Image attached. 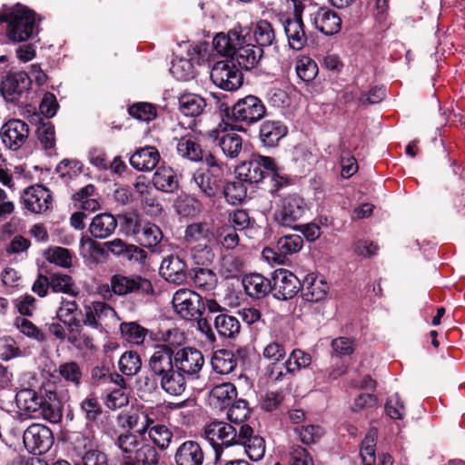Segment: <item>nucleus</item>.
Wrapping results in <instances>:
<instances>
[{
	"label": "nucleus",
	"mask_w": 465,
	"mask_h": 465,
	"mask_svg": "<svg viewBox=\"0 0 465 465\" xmlns=\"http://www.w3.org/2000/svg\"><path fill=\"white\" fill-rule=\"evenodd\" d=\"M23 441L28 452L40 456L50 450L54 443V437L47 426L34 423L25 430Z\"/></svg>",
	"instance_id": "10"
},
{
	"label": "nucleus",
	"mask_w": 465,
	"mask_h": 465,
	"mask_svg": "<svg viewBox=\"0 0 465 465\" xmlns=\"http://www.w3.org/2000/svg\"><path fill=\"white\" fill-rule=\"evenodd\" d=\"M246 193L247 188L240 178L237 181L228 183L223 189L226 201L232 205L241 203L246 197Z\"/></svg>",
	"instance_id": "53"
},
{
	"label": "nucleus",
	"mask_w": 465,
	"mask_h": 465,
	"mask_svg": "<svg viewBox=\"0 0 465 465\" xmlns=\"http://www.w3.org/2000/svg\"><path fill=\"white\" fill-rule=\"evenodd\" d=\"M80 254L88 260L94 261L98 256L105 254L104 243L97 242L93 237L83 236L80 239Z\"/></svg>",
	"instance_id": "51"
},
{
	"label": "nucleus",
	"mask_w": 465,
	"mask_h": 465,
	"mask_svg": "<svg viewBox=\"0 0 465 465\" xmlns=\"http://www.w3.org/2000/svg\"><path fill=\"white\" fill-rule=\"evenodd\" d=\"M120 371L126 376L135 375L142 367L140 356L133 351H125L119 359Z\"/></svg>",
	"instance_id": "48"
},
{
	"label": "nucleus",
	"mask_w": 465,
	"mask_h": 465,
	"mask_svg": "<svg viewBox=\"0 0 465 465\" xmlns=\"http://www.w3.org/2000/svg\"><path fill=\"white\" fill-rule=\"evenodd\" d=\"M377 438V430L371 429L367 432L361 443L360 455L363 465H373L375 462V442Z\"/></svg>",
	"instance_id": "54"
},
{
	"label": "nucleus",
	"mask_w": 465,
	"mask_h": 465,
	"mask_svg": "<svg viewBox=\"0 0 465 465\" xmlns=\"http://www.w3.org/2000/svg\"><path fill=\"white\" fill-rule=\"evenodd\" d=\"M171 74L180 81H188L194 76V68L190 59L175 58L172 62Z\"/></svg>",
	"instance_id": "56"
},
{
	"label": "nucleus",
	"mask_w": 465,
	"mask_h": 465,
	"mask_svg": "<svg viewBox=\"0 0 465 465\" xmlns=\"http://www.w3.org/2000/svg\"><path fill=\"white\" fill-rule=\"evenodd\" d=\"M116 227V218L109 213H103L93 217L88 231L94 239H105L114 232Z\"/></svg>",
	"instance_id": "25"
},
{
	"label": "nucleus",
	"mask_w": 465,
	"mask_h": 465,
	"mask_svg": "<svg viewBox=\"0 0 465 465\" xmlns=\"http://www.w3.org/2000/svg\"><path fill=\"white\" fill-rule=\"evenodd\" d=\"M296 73L302 81L311 82L318 74V65L312 58L302 56L296 63Z\"/></svg>",
	"instance_id": "60"
},
{
	"label": "nucleus",
	"mask_w": 465,
	"mask_h": 465,
	"mask_svg": "<svg viewBox=\"0 0 465 465\" xmlns=\"http://www.w3.org/2000/svg\"><path fill=\"white\" fill-rule=\"evenodd\" d=\"M216 52L231 58L233 64L249 71L256 67L263 50L252 42V30L248 25L236 23L227 33H218L213 40Z\"/></svg>",
	"instance_id": "1"
},
{
	"label": "nucleus",
	"mask_w": 465,
	"mask_h": 465,
	"mask_svg": "<svg viewBox=\"0 0 465 465\" xmlns=\"http://www.w3.org/2000/svg\"><path fill=\"white\" fill-rule=\"evenodd\" d=\"M213 324L218 334L223 338H234L241 330L238 319L226 313L217 315L213 320Z\"/></svg>",
	"instance_id": "40"
},
{
	"label": "nucleus",
	"mask_w": 465,
	"mask_h": 465,
	"mask_svg": "<svg viewBox=\"0 0 465 465\" xmlns=\"http://www.w3.org/2000/svg\"><path fill=\"white\" fill-rule=\"evenodd\" d=\"M307 211L305 200L297 193L277 194L274 197L273 220L280 226L292 228Z\"/></svg>",
	"instance_id": "4"
},
{
	"label": "nucleus",
	"mask_w": 465,
	"mask_h": 465,
	"mask_svg": "<svg viewBox=\"0 0 465 465\" xmlns=\"http://www.w3.org/2000/svg\"><path fill=\"white\" fill-rule=\"evenodd\" d=\"M302 238L298 234L284 235L277 241V250L280 254H277L270 248H265L262 251V256L268 262L274 263H281L282 261V255H291L297 253L302 248Z\"/></svg>",
	"instance_id": "17"
},
{
	"label": "nucleus",
	"mask_w": 465,
	"mask_h": 465,
	"mask_svg": "<svg viewBox=\"0 0 465 465\" xmlns=\"http://www.w3.org/2000/svg\"><path fill=\"white\" fill-rule=\"evenodd\" d=\"M175 368L189 379H198L204 365L202 351L194 347L187 346L174 351Z\"/></svg>",
	"instance_id": "11"
},
{
	"label": "nucleus",
	"mask_w": 465,
	"mask_h": 465,
	"mask_svg": "<svg viewBox=\"0 0 465 465\" xmlns=\"http://www.w3.org/2000/svg\"><path fill=\"white\" fill-rule=\"evenodd\" d=\"M74 206L82 211L95 212L100 209V203L96 197V190L93 184L81 188L73 195Z\"/></svg>",
	"instance_id": "32"
},
{
	"label": "nucleus",
	"mask_w": 465,
	"mask_h": 465,
	"mask_svg": "<svg viewBox=\"0 0 465 465\" xmlns=\"http://www.w3.org/2000/svg\"><path fill=\"white\" fill-rule=\"evenodd\" d=\"M253 434L249 425H241L240 429L224 421H213L204 429L205 439L210 442L214 455V462H218L222 455V446L229 447L239 444Z\"/></svg>",
	"instance_id": "2"
},
{
	"label": "nucleus",
	"mask_w": 465,
	"mask_h": 465,
	"mask_svg": "<svg viewBox=\"0 0 465 465\" xmlns=\"http://www.w3.org/2000/svg\"><path fill=\"white\" fill-rule=\"evenodd\" d=\"M252 30V42L256 43V46H261L262 49L265 46L272 45L275 39L274 30L272 25L266 20L258 21L253 27H250Z\"/></svg>",
	"instance_id": "41"
},
{
	"label": "nucleus",
	"mask_w": 465,
	"mask_h": 465,
	"mask_svg": "<svg viewBox=\"0 0 465 465\" xmlns=\"http://www.w3.org/2000/svg\"><path fill=\"white\" fill-rule=\"evenodd\" d=\"M116 444L125 453L134 451L135 460L139 465H156L158 462L156 450L149 445H143L137 449V437L131 432L121 434Z\"/></svg>",
	"instance_id": "12"
},
{
	"label": "nucleus",
	"mask_w": 465,
	"mask_h": 465,
	"mask_svg": "<svg viewBox=\"0 0 465 465\" xmlns=\"http://www.w3.org/2000/svg\"><path fill=\"white\" fill-rule=\"evenodd\" d=\"M294 431L304 444L316 443L325 434L323 428L318 424H302L296 427Z\"/></svg>",
	"instance_id": "47"
},
{
	"label": "nucleus",
	"mask_w": 465,
	"mask_h": 465,
	"mask_svg": "<svg viewBox=\"0 0 465 465\" xmlns=\"http://www.w3.org/2000/svg\"><path fill=\"white\" fill-rule=\"evenodd\" d=\"M79 315L80 311L75 301L65 299L62 300L56 312V317L68 328V330H72L74 327H80L81 321L79 320Z\"/></svg>",
	"instance_id": "34"
},
{
	"label": "nucleus",
	"mask_w": 465,
	"mask_h": 465,
	"mask_svg": "<svg viewBox=\"0 0 465 465\" xmlns=\"http://www.w3.org/2000/svg\"><path fill=\"white\" fill-rule=\"evenodd\" d=\"M50 288L54 292H64L76 295L77 291L71 276L63 273H54L50 276Z\"/></svg>",
	"instance_id": "55"
},
{
	"label": "nucleus",
	"mask_w": 465,
	"mask_h": 465,
	"mask_svg": "<svg viewBox=\"0 0 465 465\" xmlns=\"http://www.w3.org/2000/svg\"><path fill=\"white\" fill-rule=\"evenodd\" d=\"M134 232L136 233L140 232L139 240L141 243L147 248L155 247L163 238L161 229L151 223H144L141 231L134 229Z\"/></svg>",
	"instance_id": "46"
},
{
	"label": "nucleus",
	"mask_w": 465,
	"mask_h": 465,
	"mask_svg": "<svg viewBox=\"0 0 465 465\" xmlns=\"http://www.w3.org/2000/svg\"><path fill=\"white\" fill-rule=\"evenodd\" d=\"M29 127L22 120L13 119L6 122L1 128L0 136L3 143L10 150L16 151L26 142Z\"/></svg>",
	"instance_id": "15"
},
{
	"label": "nucleus",
	"mask_w": 465,
	"mask_h": 465,
	"mask_svg": "<svg viewBox=\"0 0 465 465\" xmlns=\"http://www.w3.org/2000/svg\"><path fill=\"white\" fill-rule=\"evenodd\" d=\"M236 387L231 382H224L214 386L209 395L210 404L216 409L223 410L231 405L236 398Z\"/></svg>",
	"instance_id": "29"
},
{
	"label": "nucleus",
	"mask_w": 465,
	"mask_h": 465,
	"mask_svg": "<svg viewBox=\"0 0 465 465\" xmlns=\"http://www.w3.org/2000/svg\"><path fill=\"white\" fill-rule=\"evenodd\" d=\"M159 414V407H148L142 411L121 412L117 420L122 428L128 430H134L136 433L143 435L158 420Z\"/></svg>",
	"instance_id": "7"
},
{
	"label": "nucleus",
	"mask_w": 465,
	"mask_h": 465,
	"mask_svg": "<svg viewBox=\"0 0 465 465\" xmlns=\"http://www.w3.org/2000/svg\"><path fill=\"white\" fill-rule=\"evenodd\" d=\"M70 334L67 341L78 351L89 352L96 350L94 339L84 332H73V329L69 330Z\"/></svg>",
	"instance_id": "64"
},
{
	"label": "nucleus",
	"mask_w": 465,
	"mask_h": 465,
	"mask_svg": "<svg viewBox=\"0 0 465 465\" xmlns=\"http://www.w3.org/2000/svg\"><path fill=\"white\" fill-rule=\"evenodd\" d=\"M185 375L176 368L159 377L161 388L168 394L181 395L186 388Z\"/></svg>",
	"instance_id": "33"
},
{
	"label": "nucleus",
	"mask_w": 465,
	"mask_h": 465,
	"mask_svg": "<svg viewBox=\"0 0 465 465\" xmlns=\"http://www.w3.org/2000/svg\"><path fill=\"white\" fill-rule=\"evenodd\" d=\"M147 432L150 439L156 446L161 449L168 447L172 439V433L164 425H159L156 421L149 427Z\"/></svg>",
	"instance_id": "62"
},
{
	"label": "nucleus",
	"mask_w": 465,
	"mask_h": 465,
	"mask_svg": "<svg viewBox=\"0 0 465 465\" xmlns=\"http://www.w3.org/2000/svg\"><path fill=\"white\" fill-rule=\"evenodd\" d=\"M311 16L314 26L326 35H335L341 30V19L328 7L318 8Z\"/></svg>",
	"instance_id": "22"
},
{
	"label": "nucleus",
	"mask_w": 465,
	"mask_h": 465,
	"mask_svg": "<svg viewBox=\"0 0 465 465\" xmlns=\"http://www.w3.org/2000/svg\"><path fill=\"white\" fill-rule=\"evenodd\" d=\"M237 362V357L229 350L214 351L211 360L213 370L219 374L231 373L236 368Z\"/></svg>",
	"instance_id": "36"
},
{
	"label": "nucleus",
	"mask_w": 465,
	"mask_h": 465,
	"mask_svg": "<svg viewBox=\"0 0 465 465\" xmlns=\"http://www.w3.org/2000/svg\"><path fill=\"white\" fill-rule=\"evenodd\" d=\"M203 459L202 448L193 440L183 442L175 454L176 465H202Z\"/></svg>",
	"instance_id": "28"
},
{
	"label": "nucleus",
	"mask_w": 465,
	"mask_h": 465,
	"mask_svg": "<svg viewBox=\"0 0 465 465\" xmlns=\"http://www.w3.org/2000/svg\"><path fill=\"white\" fill-rule=\"evenodd\" d=\"M172 302L176 313L187 321L196 320L204 312V302L202 296L189 289L176 291Z\"/></svg>",
	"instance_id": "6"
},
{
	"label": "nucleus",
	"mask_w": 465,
	"mask_h": 465,
	"mask_svg": "<svg viewBox=\"0 0 465 465\" xmlns=\"http://www.w3.org/2000/svg\"><path fill=\"white\" fill-rule=\"evenodd\" d=\"M154 187L164 193H173L178 188V180L173 168L161 166L153 176Z\"/></svg>",
	"instance_id": "38"
},
{
	"label": "nucleus",
	"mask_w": 465,
	"mask_h": 465,
	"mask_svg": "<svg viewBox=\"0 0 465 465\" xmlns=\"http://www.w3.org/2000/svg\"><path fill=\"white\" fill-rule=\"evenodd\" d=\"M287 127L280 121H266L260 128V140L267 147L275 146L286 135Z\"/></svg>",
	"instance_id": "31"
},
{
	"label": "nucleus",
	"mask_w": 465,
	"mask_h": 465,
	"mask_svg": "<svg viewBox=\"0 0 465 465\" xmlns=\"http://www.w3.org/2000/svg\"><path fill=\"white\" fill-rule=\"evenodd\" d=\"M186 251L196 264L208 265L213 258L214 253L210 243L186 246Z\"/></svg>",
	"instance_id": "50"
},
{
	"label": "nucleus",
	"mask_w": 465,
	"mask_h": 465,
	"mask_svg": "<svg viewBox=\"0 0 465 465\" xmlns=\"http://www.w3.org/2000/svg\"><path fill=\"white\" fill-rule=\"evenodd\" d=\"M1 21L8 23L7 35L15 42L27 40L37 29L35 14L22 5H17L9 15H2Z\"/></svg>",
	"instance_id": "5"
},
{
	"label": "nucleus",
	"mask_w": 465,
	"mask_h": 465,
	"mask_svg": "<svg viewBox=\"0 0 465 465\" xmlns=\"http://www.w3.org/2000/svg\"><path fill=\"white\" fill-rule=\"evenodd\" d=\"M15 325L21 333L30 339H33L38 342H42L45 340V333L27 319L17 317L15 321Z\"/></svg>",
	"instance_id": "61"
},
{
	"label": "nucleus",
	"mask_w": 465,
	"mask_h": 465,
	"mask_svg": "<svg viewBox=\"0 0 465 465\" xmlns=\"http://www.w3.org/2000/svg\"><path fill=\"white\" fill-rule=\"evenodd\" d=\"M272 291L278 300L293 298L301 289L300 280L286 269H278L272 274Z\"/></svg>",
	"instance_id": "13"
},
{
	"label": "nucleus",
	"mask_w": 465,
	"mask_h": 465,
	"mask_svg": "<svg viewBox=\"0 0 465 465\" xmlns=\"http://www.w3.org/2000/svg\"><path fill=\"white\" fill-rule=\"evenodd\" d=\"M110 287L112 292L118 296L130 293L144 295L151 294L153 292L151 282L140 275L114 274L110 279Z\"/></svg>",
	"instance_id": "8"
},
{
	"label": "nucleus",
	"mask_w": 465,
	"mask_h": 465,
	"mask_svg": "<svg viewBox=\"0 0 465 465\" xmlns=\"http://www.w3.org/2000/svg\"><path fill=\"white\" fill-rule=\"evenodd\" d=\"M130 115L142 122H150L157 115L156 108L149 103H137L129 107Z\"/></svg>",
	"instance_id": "63"
},
{
	"label": "nucleus",
	"mask_w": 465,
	"mask_h": 465,
	"mask_svg": "<svg viewBox=\"0 0 465 465\" xmlns=\"http://www.w3.org/2000/svg\"><path fill=\"white\" fill-rule=\"evenodd\" d=\"M250 410L247 402L243 400H238L230 406L227 411L228 420L234 423L235 427L240 429L241 425H245L243 422L248 418Z\"/></svg>",
	"instance_id": "58"
},
{
	"label": "nucleus",
	"mask_w": 465,
	"mask_h": 465,
	"mask_svg": "<svg viewBox=\"0 0 465 465\" xmlns=\"http://www.w3.org/2000/svg\"><path fill=\"white\" fill-rule=\"evenodd\" d=\"M160 273L169 282L183 284L187 278L186 264L178 256H167L161 263Z\"/></svg>",
	"instance_id": "24"
},
{
	"label": "nucleus",
	"mask_w": 465,
	"mask_h": 465,
	"mask_svg": "<svg viewBox=\"0 0 465 465\" xmlns=\"http://www.w3.org/2000/svg\"><path fill=\"white\" fill-rule=\"evenodd\" d=\"M329 292V284L322 275L309 273L303 280L302 297L311 302L322 301Z\"/></svg>",
	"instance_id": "23"
},
{
	"label": "nucleus",
	"mask_w": 465,
	"mask_h": 465,
	"mask_svg": "<svg viewBox=\"0 0 465 465\" xmlns=\"http://www.w3.org/2000/svg\"><path fill=\"white\" fill-rule=\"evenodd\" d=\"M239 444L244 445V451L251 460L259 461L265 453V443L262 437L252 435L246 438L245 440L241 441Z\"/></svg>",
	"instance_id": "57"
},
{
	"label": "nucleus",
	"mask_w": 465,
	"mask_h": 465,
	"mask_svg": "<svg viewBox=\"0 0 465 465\" xmlns=\"http://www.w3.org/2000/svg\"><path fill=\"white\" fill-rule=\"evenodd\" d=\"M283 26L289 46L293 50H302L307 44V35L296 5L294 15L287 18L283 23Z\"/></svg>",
	"instance_id": "18"
},
{
	"label": "nucleus",
	"mask_w": 465,
	"mask_h": 465,
	"mask_svg": "<svg viewBox=\"0 0 465 465\" xmlns=\"http://www.w3.org/2000/svg\"><path fill=\"white\" fill-rule=\"evenodd\" d=\"M245 292L252 298L260 299L272 291V282L260 273H251L242 279Z\"/></svg>",
	"instance_id": "30"
},
{
	"label": "nucleus",
	"mask_w": 465,
	"mask_h": 465,
	"mask_svg": "<svg viewBox=\"0 0 465 465\" xmlns=\"http://www.w3.org/2000/svg\"><path fill=\"white\" fill-rule=\"evenodd\" d=\"M18 408L26 414L33 416L44 406V400L30 389L21 390L15 396Z\"/></svg>",
	"instance_id": "35"
},
{
	"label": "nucleus",
	"mask_w": 465,
	"mask_h": 465,
	"mask_svg": "<svg viewBox=\"0 0 465 465\" xmlns=\"http://www.w3.org/2000/svg\"><path fill=\"white\" fill-rule=\"evenodd\" d=\"M32 81L25 72L13 73L2 81L0 91L6 99L13 101L30 89Z\"/></svg>",
	"instance_id": "16"
},
{
	"label": "nucleus",
	"mask_w": 465,
	"mask_h": 465,
	"mask_svg": "<svg viewBox=\"0 0 465 465\" xmlns=\"http://www.w3.org/2000/svg\"><path fill=\"white\" fill-rule=\"evenodd\" d=\"M210 137L218 141L223 153L229 158H236L242 149V139L234 129L213 130Z\"/></svg>",
	"instance_id": "20"
},
{
	"label": "nucleus",
	"mask_w": 465,
	"mask_h": 465,
	"mask_svg": "<svg viewBox=\"0 0 465 465\" xmlns=\"http://www.w3.org/2000/svg\"><path fill=\"white\" fill-rule=\"evenodd\" d=\"M177 153L185 159L193 162H199L203 159V150L193 135L181 137L176 144Z\"/></svg>",
	"instance_id": "37"
},
{
	"label": "nucleus",
	"mask_w": 465,
	"mask_h": 465,
	"mask_svg": "<svg viewBox=\"0 0 465 465\" xmlns=\"http://www.w3.org/2000/svg\"><path fill=\"white\" fill-rule=\"evenodd\" d=\"M232 114L236 121L252 124L264 116L265 107L258 97L248 95L232 106Z\"/></svg>",
	"instance_id": "14"
},
{
	"label": "nucleus",
	"mask_w": 465,
	"mask_h": 465,
	"mask_svg": "<svg viewBox=\"0 0 465 465\" xmlns=\"http://www.w3.org/2000/svg\"><path fill=\"white\" fill-rule=\"evenodd\" d=\"M46 261L63 268H70L73 264L71 251L60 246L49 247L44 252Z\"/></svg>",
	"instance_id": "44"
},
{
	"label": "nucleus",
	"mask_w": 465,
	"mask_h": 465,
	"mask_svg": "<svg viewBox=\"0 0 465 465\" xmlns=\"http://www.w3.org/2000/svg\"><path fill=\"white\" fill-rule=\"evenodd\" d=\"M214 237L211 225L208 223H193L187 225L184 232V242L186 246L203 243H211Z\"/></svg>",
	"instance_id": "27"
},
{
	"label": "nucleus",
	"mask_w": 465,
	"mask_h": 465,
	"mask_svg": "<svg viewBox=\"0 0 465 465\" xmlns=\"http://www.w3.org/2000/svg\"><path fill=\"white\" fill-rule=\"evenodd\" d=\"M213 83L225 91L237 90L242 84V74L231 60L218 61L211 70Z\"/></svg>",
	"instance_id": "9"
},
{
	"label": "nucleus",
	"mask_w": 465,
	"mask_h": 465,
	"mask_svg": "<svg viewBox=\"0 0 465 465\" xmlns=\"http://www.w3.org/2000/svg\"><path fill=\"white\" fill-rule=\"evenodd\" d=\"M312 362V357L309 353L300 349L293 350L288 359L285 361L286 372L295 373L302 369L308 367Z\"/></svg>",
	"instance_id": "49"
},
{
	"label": "nucleus",
	"mask_w": 465,
	"mask_h": 465,
	"mask_svg": "<svg viewBox=\"0 0 465 465\" xmlns=\"http://www.w3.org/2000/svg\"><path fill=\"white\" fill-rule=\"evenodd\" d=\"M38 140L49 155L54 153L55 132L50 122L42 123L37 129Z\"/></svg>",
	"instance_id": "52"
},
{
	"label": "nucleus",
	"mask_w": 465,
	"mask_h": 465,
	"mask_svg": "<svg viewBox=\"0 0 465 465\" xmlns=\"http://www.w3.org/2000/svg\"><path fill=\"white\" fill-rule=\"evenodd\" d=\"M120 331L124 341L135 345L143 343L147 335V330L134 322L121 323Z\"/></svg>",
	"instance_id": "45"
},
{
	"label": "nucleus",
	"mask_w": 465,
	"mask_h": 465,
	"mask_svg": "<svg viewBox=\"0 0 465 465\" xmlns=\"http://www.w3.org/2000/svg\"><path fill=\"white\" fill-rule=\"evenodd\" d=\"M195 286L203 291H213L217 285L216 274L210 269L200 268L193 275Z\"/></svg>",
	"instance_id": "59"
},
{
	"label": "nucleus",
	"mask_w": 465,
	"mask_h": 465,
	"mask_svg": "<svg viewBox=\"0 0 465 465\" xmlns=\"http://www.w3.org/2000/svg\"><path fill=\"white\" fill-rule=\"evenodd\" d=\"M238 178L243 183H257L265 176L272 177L274 186L282 184L283 178L277 173V167L269 156L253 155L252 158L239 165L236 169Z\"/></svg>",
	"instance_id": "3"
},
{
	"label": "nucleus",
	"mask_w": 465,
	"mask_h": 465,
	"mask_svg": "<svg viewBox=\"0 0 465 465\" xmlns=\"http://www.w3.org/2000/svg\"><path fill=\"white\" fill-rule=\"evenodd\" d=\"M26 209L34 213L45 212L51 204V193L42 185H34L25 191L23 196Z\"/></svg>",
	"instance_id": "21"
},
{
	"label": "nucleus",
	"mask_w": 465,
	"mask_h": 465,
	"mask_svg": "<svg viewBox=\"0 0 465 465\" xmlns=\"http://www.w3.org/2000/svg\"><path fill=\"white\" fill-rule=\"evenodd\" d=\"M206 103L203 97L194 94H185L179 98V108L183 114L191 117L200 115Z\"/></svg>",
	"instance_id": "42"
},
{
	"label": "nucleus",
	"mask_w": 465,
	"mask_h": 465,
	"mask_svg": "<svg viewBox=\"0 0 465 465\" xmlns=\"http://www.w3.org/2000/svg\"><path fill=\"white\" fill-rule=\"evenodd\" d=\"M94 439V432L89 427L85 428L82 431L73 432L70 436V440L74 445L75 456L77 457L89 449H93Z\"/></svg>",
	"instance_id": "43"
},
{
	"label": "nucleus",
	"mask_w": 465,
	"mask_h": 465,
	"mask_svg": "<svg viewBox=\"0 0 465 465\" xmlns=\"http://www.w3.org/2000/svg\"><path fill=\"white\" fill-rule=\"evenodd\" d=\"M150 371L157 377L167 374L175 369L174 351L168 346H155L148 362Z\"/></svg>",
	"instance_id": "19"
},
{
	"label": "nucleus",
	"mask_w": 465,
	"mask_h": 465,
	"mask_svg": "<svg viewBox=\"0 0 465 465\" xmlns=\"http://www.w3.org/2000/svg\"><path fill=\"white\" fill-rule=\"evenodd\" d=\"M160 160V153L155 147L146 146L138 149L131 157L130 164L141 172H150L155 168Z\"/></svg>",
	"instance_id": "26"
},
{
	"label": "nucleus",
	"mask_w": 465,
	"mask_h": 465,
	"mask_svg": "<svg viewBox=\"0 0 465 465\" xmlns=\"http://www.w3.org/2000/svg\"><path fill=\"white\" fill-rule=\"evenodd\" d=\"M219 173H213L211 171L198 170L193 175V183L206 197H213L218 190V182L215 176Z\"/></svg>",
	"instance_id": "39"
}]
</instances>
